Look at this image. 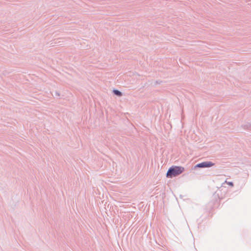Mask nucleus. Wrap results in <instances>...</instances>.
Returning a JSON list of instances; mask_svg holds the SVG:
<instances>
[{"label":"nucleus","instance_id":"nucleus-2","mask_svg":"<svg viewBox=\"0 0 251 251\" xmlns=\"http://www.w3.org/2000/svg\"><path fill=\"white\" fill-rule=\"evenodd\" d=\"M214 165V164L210 161L203 162L196 165L197 168H209Z\"/></svg>","mask_w":251,"mask_h":251},{"label":"nucleus","instance_id":"nucleus-4","mask_svg":"<svg viewBox=\"0 0 251 251\" xmlns=\"http://www.w3.org/2000/svg\"><path fill=\"white\" fill-rule=\"evenodd\" d=\"M225 183H227L231 187H233L234 186L233 183L232 182H227L226 180Z\"/></svg>","mask_w":251,"mask_h":251},{"label":"nucleus","instance_id":"nucleus-1","mask_svg":"<svg viewBox=\"0 0 251 251\" xmlns=\"http://www.w3.org/2000/svg\"><path fill=\"white\" fill-rule=\"evenodd\" d=\"M184 171V168L182 167L173 166L169 169L166 176L168 177L172 178L181 174Z\"/></svg>","mask_w":251,"mask_h":251},{"label":"nucleus","instance_id":"nucleus-5","mask_svg":"<svg viewBox=\"0 0 251 251\" xmlns=\"http://www.w3.org/2000/svg\"><path fill=\"white\" fill-rule=\"evenodd\" d=\"M245 126H247V128H249L251 129V124H250L249 125H247Z\"/></svg>","mask_w":251,"mask_h":251},{"label":"nucleus","instance_id":"nucleus-3","mask_svg":"<svg viewBox=\"0 0 251 251\" xmlns=\"http://www.w3.org/2000/svg\"><path fill=\"white\" fill-rule=\"evenodd\" d=\"M113 93L114 95H115L118 97H121L123 96L122 93L121 91H119L118 90H116V89L113 90Z\"/></svg>","mask_w":251,"mask_h":251}]
</instances>
